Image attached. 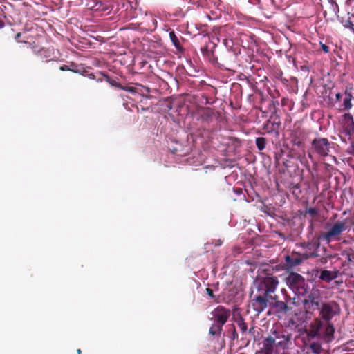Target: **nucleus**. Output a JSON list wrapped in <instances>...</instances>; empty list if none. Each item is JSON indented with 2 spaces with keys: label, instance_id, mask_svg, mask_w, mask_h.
I'll return each mask as SVG.
<instances>
[{
  "label": "nucleus",
  "instance_id": "nucleus-36",
  "mask_svg": "<svg viewBox=\"0 0 354 354\" xmlns=\"http://www.w3.org/2000/svg\"><path fill=\"white\" fill-rule=\"evenodd\" d=\"M59 69L63 71H70V68L67 65H63L60 66Z\"/></svg>",
  "mask_w": 354,
  "mask_h": 354
},
{
  "label": "nucleus",
  "instance_id": "nucleus-5",
  "mask_svg": "<svg viewBox=\"0 0 354 354\" xmlns=\"http://www.w3.org/2000/svg\"><path fill=\"white\" fill-rule=\"evenodd\" d=\"M319 315L322 319L329 322L335 315L340 313V307L335 301L322 303L319 308Z\"/></svg>",
  "mask_w": 354,
  "mask_h": 354
},
{
  "label": "nucleus",
  "instance_id": "nucleus-29",
  "mask_svg": "<svg viewBox=\"0 0 354 354\" xmlns=\"http://www.w3.org/2000/svg\"><path fill=\"white\" fill-rule=\"evenodd\" d=\"M306 212L309 214L312 217H315L317 214V210L313 207L308 209Z\"/></svg>",
  "mask_w": 354,
  "mask_h": 354
},
{
  "label": "nucleus",
  "instance_id": "nucleus-30",
  "mask_svg": "<svg viewBox=\"0 0 354 354\" xmlns=\"http://www.w3.org/2000/svg\"><path fill=\"white\" fill-rule=\"evenodd\" d=\"M121 90H124L130 93H135L136 92V88L131 87V86H124L122 85Z\"/></svg>",
  "mask_w": 354,
  "mask_h": 354
},
{
  "label": "nucleus",
  "instance_id": "nucleus-38",
  "mask_svg": "<svg viewBox=\"0 0 354 354\" xmlns=\"http://www.w3.org/2000/svg\"><path fill=\"white\" fill-rule=\"evenodd\" d=\"M313 247H314V245H313V244H312V243H307V245H306V248H308L310 250H311V248H312Z\"/></svg>",
  "mask_w": 354,
  "mask_h": 354
},
{
  "label": "nucleus",
  "instance_id": "nucleus-46",
  "mask_svg": "<svg viewBox=\"0 0 354 354\" xmlns=\"http://www.w3.org/2000/svg\"><path fill=\"white\" fill-rule=\"evenodd\" d=\"M281 292H282V293H283V294H285V295H285V297L287 295H286V290L284 288H283V289L281 290Z\"/></svg>",
  "mask_w": 354,
  "mask_h": 354
},
{
  "label": "nucleus",
  "instance_id": "nucleus-20",
  "mask_svg": "<svg viewBox=\"0 0 354 354\" xmlns=\"http://www.w3.org/2000/svg\"><path fill=\"white\" fill-rule=\"evenodd\" d=\"M266 142V139L263 137H258L255 140L257 147L259 151H263L265 149Z\"/></svg>",
  "mask_w": 354,
  "mask_h": 354
},
{
  "label": "nucleus",
  "instance_id": "nucleus-1",
  "mask_svg": "<svg viewBox=\"0 0 354 354\" xmlns=\"http://www.w3.org/2000/svg\"><path fill=\"white\" fill-rule=\"evenodd\" d=\"M279 285V280L277 277L266 276L257 277L253 282V288L257 293L261 294L272 299Z\"/></svg>",
  "mask_w": 354,
  "mask_h": 354
},
{
  "label": "nucleus",
  "instance_id": "nucleus-31",
  "mask_svg": "<svg viewBox=\"0 0 354 354\" xmlns=\"http://www.w3.org/2000/svg\"><path fill=\"white\" fill-rule=\"evenodd\" d=\"M292 143L294 145L297 147H300L302 145L301 140L298 137H295L292 138Z\"/></svg>",
  "mask_w": 354,
  "mask_h": 354
},
{
  "label": "nucleus",
  "instance_id": "nucleus-49",
  "mask_svg": "<svg viewBox=\"0 0 354 354\" xmlns=\"http://www.w3.org/2000/svg\"><path fill=\"white\" fill-rule=\"evenodd\" d=\"M97 82H102V79H100V78H99V79H97Z\"/></svg>",
  "mask_w": 354,
  "mask_h": 354
},
{
  "label": "nucleus",
  "instance_id": "nucleus-35",
  "mask_svg": "<svg viewBox=\"0 0 354 354\" xmlns=\"http://www.w3.org/2000/svg\"><path fill=\"white\" fill-rule=\"evenodd\" d=\"M348 152L354 156V145L352 144L351 147L348 149Z\"/></svg>",
  "mask_w": 354,
  "mask_h": 354
},
{
  "label": "nucleus",
  "instance_id": "nucleus-37",
  "mask_svg": "<svg viewBox=\"0 0 354 354\" xmlns=\"http://www.w3.org/2000/svg\"><path fill=\"white\" fill-rule=\"evenodd\" d=\"M234 190L237 194H241L243 193L242 189L240 188L234 189Z\"/></svg>",
  "mask_w": 354,
  "mask_h": 354
},
{
  "label": "nucleus",
  "instance_id": "nucleus-48",
  "mask_svg": "<svg viewBox=\"0 0 354 354\" xmlns=\"http://www.w3.org/2000/svg\"><path fill=\"white\" fill-rule=\"evenodd\" d=\"M348 1L350 3H354V0H348Z\"/></svg>",
  "mask_w": 354,
  "mask_h": 354
},
{
  "label": "nucleus",
  "instance_id": "nucleus-3",
  "mask_svg": "<svg viewBox=\"0 0 354 354\" xmlns=\"http://www.w3.org/2000/svg\"><path fill=\"white\" fill-rule=\"evenodd\" d=\"M322 304L321 291L317 288H313L302 300V304L306 313H312L319 309Z\"/></svg>",
  "mask_w": 354,
  "mask_h": 354
},
{
  "label": "nucleus",
  "instance_id": "nucleus-2",
  "mask_svg": "<svg viewBox=\"0 0 354 354\" xmlns=\"http://www.w3.org/2000/svg\"><path fill=\"white\" fill-rule=\"evenodd\" d=\"M351 225H354V220L353 219L348 221L346 218L343 221H337L328 228L327 232L321 234L320 239L327 243L333 241H339L342 233Z\"/></svg>",
  "mask_w": 354,
  "mask_h": 354
},
{
  "label": "nucleus",
  "instance_id": "nucleus-25",
  "mask_svg": "<svg viewBox=\"0 0 354 354\" xmlns=\"http://www.w3.org/2000/svg\"><path fill=\"white\" fill-rule=\"evenodd\" d=\"M342 24L344 28L351 30L352 32L354 34V24L351 21L350 17L346 20L342 21Z\"/></svg>",
  "mask_w": 354,
  "mask_h": 354
},
{
  "label": "nucleus",
  "instance_id": "nucleus-44",
  "mask_svg": "<svg viewBox=\"0 0 354 354\" xmlns=\"http://www.w3.org/2000/svg\"><path fill=\"white\" fill-rule=\"evenodd\" d=\"M42 52H46V50L44 48H41L37 51V55L41 54Z\"/></svg>",
  "mask_w": 354,
  "mask_h": 354
},
{
  "label": "nucleus",
  "instance_id": "nucleus-15",
  "mask_svg": "<svg viewBox=\"0 0 354 354\" xmlns=\"http://www.w3.org/2000/svg\"><path fill=\"white\" fill-rule=\"evenodd\" d=\"M223 325H219L217 323H213L212 326L209 328V334L212 336H220L223 330Z\"/></svg>",
  "mask_w": 354,
  "mask_h": 354
},
{
  "label": "nucleus",
  "instance_id": "nucleus-26",
  "mask_svg": "<svg viewBox=\"0 0 354 354\" xmlns=\"http://www.w3.org/2000/svg\"><path fill=\"white\" fill-rule=\"evenodd\" d=\"M309 348L315 354H319L321 351V346L319 344L313 342L309 345Z\"/></svg>",
  "mask_w": 354,
  "mask_h": 354
},
{
  "label": "nucleus",
  "instance_id": "nucleus-32",
  "mask_svg": "<svg viewBox=\"0 0 354 354\" xmlns=\"http://www.w3.org/2000/svg\"><path fill=\"white\" fill-rule=\"evenodd\" d=\"M21 37V33L18 32V33H17V34L15 35L14 39H15V40L17 42H18V43H19V42H22L21 41H20V40H19V38H20ZM23 42H24V43H25V44H28V42H27V41H24ZM29 44H30V43H29Z\"/></svg>",
  "mask_w": 354,
  "mask_h": 354
},
{
  "label": "nucleus",
  "instance_id": "nucleus-4",
  "mask_svg": "<svg viewBox=\"0 0 354 354\" xmlns=\"http://www.w3.org/2000/svg\"><path fill=\"white\" fill-rule=\"evenodd\" d=\"M333 142L327 138L317 137L311 142V151L313 153L321 157L328 156L333 148Z\"/></svg>",
  "mask_w": 354,
  "mask_h": 354
},
{
  "label": "nucleus",
  "instance_id": "nucleus-23",
  "mask_svg": "<svg viewBox=\"0 0 354 354\" xmlns=\"http://www.w3.org/2000/svg\"><path fill=\"white\" fill-rule=\"evenodd\" d=\"M236 324L241 332L245 333L248 330V326L247 324L244 322L243 319L240 317L236 320Z\"/></svg>",
  "mask_w": 354,
  "mask_h": 354
},
{
  "label": "nucleus",
  "instance_id": "nucleus-7",
  "mask_svg": "<svg viewBox=\"0 0 354 354\" xmlns=\"http://www.w3.org/2000/svg\"><path fill=\"white\" fill-rule=\"evenodd\" d=\"M270 299V305L274 310L275 313L279 315H285L292 310V307L288 306L292 299L288 295L285 297L284 301L278 300V296L276 295H274L273 297Z\"/></svg>",
  "mask_w": 354,
  "mask_h": 354
},
{
  "label": "nucleus",
  "instance_id": "nucleus-18",
  "mask_svg": "<svg viewBox=\"0 0 354 354\" xmlns=\"http://www.w3.org/2000/svg\"><path fill=\"white\" fill-rule=\"evenodd\" d=\"M214 116V112L209 108L203 109L201 111V118L205 121H209Z\"/></svg>",
  "mask_w": 354,
  "mask_h": 354
},
{
  "label": "nucleus",
  "instance_id": "nucleus-47",
  "mask_svg": "<svg viewBox=\"0 0 354 354\" xmlns=\"http://www.w3.org/2000/svg\"><path fill=\"white\" fill-rule=\"evenodd\" d=\"M77 354H81V353H82V351H81V350L79 348V349H77Z\"/></svg>",
  "mask_w": 354,
  "mask_h": 354
},
{
  "label": "nucleus",
  "instance_id": "nucleus-40",
  "mask_svg": "<svg viewBox=\"0 0 354 354\" xmlns=\"http://www.w3.org/2000/svg\"><path fill=\"white\" fill-rule=\"evenodd\" d=\"M4 26H5V23L2 20L0 19V28H3Z\"/></svg>",
  "mask_w": 354,
  "mask_h": 354
},
{
  "label": "nucleus",
  "instance_id": "nucleus-22",
  "mask_svg": "<svg viewBox=\"0 0 354 354\" xmlns=\"http://www.w3.org/2000/svg\"><path fill=\"white\" fill-rule=\"evenodd\" d=\"M92 8L93 10H97V11L100 10V11L105 12V11L109 10L110 7L102 1H98V2H96L95 6H93Z\"/></svg>",
  "mask_w": 354,
  "mask_h": 354
},
{
  "label": "nucleus",
  "instance_id": "nucleus-27",
  "mask_svg": "<svg viewBox=\"0 0 354 354\" xmlns=\"http://www.w3.org/2000/svg\"><path fill=\"white\" fill-rule=\"evenodd\" d=\"M326 335L328 337H331L333 336L335 333V328L331 324H328L326 327Z\"/></svg>",
  "mask_w": 354,
  "mask_h": 354
},
{
  "label": "nucleus",
  "instance_id": "nucleus-33",
  "mask_svg": "<svg viewBox=\"0 0 354 354\" xmlns=\"http://www.w3.org/2000/svg\"><path fill=\"white\" fill-rule=\"evenodd\" d=\"M320 44V46H321V48H322V50L325 53H329V51H330V50H329V47H328L327 45H326V44H323V43H322V42H320V44Z\"/></svg>",
  "mask_w": 354,
  "mask_h": 354
},
{
  "label": "nucleus",
  "instance_id": "nucleus-9",
  "mask_svg": "<svg viewBox=\"0 0 354 354\" xmlns=\"http://www.w3.org/2000/svg\"><path fill=\"white\" fill-rule=\"evenodd\" d=\"M287 286L294 292H299L300 288H303L305 285L304 278L299 274L290 272L286 278Z\"/></svg>",
  "mask_w": 354,
  "mask_h": 354
},
{
  "label": "nucleus",
  "instance_id": "nucleus-24",
  "mask_svg": "<svg viewBox=\"0 0 354 354\" xmlns=\"http://www.w3.org/2000/svg\"><path fill=\"white\" fill-rule=\"evenodd\" d=\"M103 76L105 77L106 82H109L112 86L116 87L120 89L122 88V85L115 80L110 78V77L107 75L104 74Z\"/></svg>",
  "mask_w": 354,
  "mask_h": 354
},
{
  "label": "nucleus",
  "instance_id": "nucleus-51",
  "mask_svg": "<svg viewBox=\"0 0 354 354\" xmlns=\"http://www.w3.org/2000/svg\"><path fill=\"white\" fill-rule=\"evenodd\" d=\"M329 2L333 3H334V1L333 0H331V1H329Z\"/></svg>",
  "mask_w": 354,
  "mask_h": 354
},
{
  "label": "nucleus",
  "instance_id": "nucleus-8",
  "mask_svg": "<svg viewBox=\"0 0 354 354\" xmlns=\"http://www.w3.org/2000/svg\"><path fill=\"white\" fill-rule=\"evenodd\" d=\"M210 320L219 325H224L230 317L231 311L223 306H218L210 313Z\"/></svg>",
  "mask_w": 354,
  "mask_h": 354
},
{
  "label": "nucleus",
  "instance_id": "nucleus-50",
  "mask_svg": "<svg viewBox=\"0 0 354 354\" xmlns=\"http://www.w3.org/2000/svg\"><path fill=\"white\" fill-rule=\"evenodd\" d=\"M348 261H351L350 257H348Z\"/></svg>",
  "mask_w": 354,
  "mask_h": 354
},
{
  "label": "nucleus",
  "instance_id": "nucleus-12",
  "mask_svg": "<svg viewBox=\"0 0 354 354\" xmlns=\"http://www.w3.org/2000/svg\"><path fill=\"white\" fill-rule=\"evenodd\" d=\"M344 130L346 135L353 136L354 135V120L351 114L345 113L344 115Z\"/></svg>",
  "mask_w": 354,
  "mask_h": 354
},
{
  "label": "nucleus",
  "instance_id": "nucleus-19",
  "mask_svg": "<svg viewBox=\"0 0 354 354\" xmlns=\"http://www.w3.org/2000/svg\"><path fill=\"white\" fill-rule=\"evenodd\" d=\"M354 268L352 266V263L348 264L347 266H344L342 273L344 275L347 276L351 278H354Z\"/></svg>",
  "mask_w": 354,
  "mask_h": 354
},
{
  "label": "nucleus",
  "instance_id": "nucleus-10",
  "mask_svg": "<svg viewBox=\"0 0 354 354\" xmlns=\"http://www.w3.org/2000/svg\"><path fill=\"white\" fill-rule=\"evenodd\" d=\"M270 298L257 293L251 300V306L257 315L262 313L268 306Z\"/></svg>",
  "mask_w": 354,
  "mask_h": 354
},
{
  "label": "nucleus",
  "instance_id": "nucleus-21",
  "mask_svg": "<svg viewBox=\"0 0 354 354\" xmlns=\"http://www.w3.org/2000/svg\"><path fill=\"white\" fill-rule=\"evenodd\" d=\"M346 97L344 99L343 106L345 109H350L352 107L351 98L352 95L350 93L346 91Z\"/></svg>",
  "mask_w": 354,
  "mask_h": 354
},
{
  "label": "nucleus",
  "instance_id": "nucleus-11",
  "mask_svg": "<svg viewBox=\"0 0 354 354\" xmlns=\"http://www.w3.org/2000/svg\"><path fill=\"white\" fill-rule=\"evenodd\" d=\"M272 335L275 338L276 347H279L283 350H286L289 348V344L292 338L291 334L274 330L272 332Z\"/></svg>",
  "mask_w": 354,
  "mask_h": 354
},
{
  "label": "nucleus",
  "instance_id": "nucleus-43",
  "mask_svg": "<svg viewBox=\"0 0 354 354\" xmlns=\"http://www.w3.org/2000/svg\"><path fill=\"white\" fill-rule=\"evenodd\" d=\"M279 156H280V155H279V154H276V156H275V160H276L277 163H278V162H279Z\"/></svg>",
  "mask_w": 354,
  "mask_h": 354
},
{
  "label": "nucleus",
  "instance_id": "nucleus-6",
  "mask_svg": "<svg viewBox=\"0 0 354 354\" xmlns=\"http://www.w3.org/2000/svg\"><path fill=\"white\" fill-rule=\"evenodd\" d=\"M317 252L315 251L303 254L292 252L291 254L285 257L286 264L288 268H292L299 266L304 260L309 258L317 257Z\"/></svg>",
  "mask_w": 354,
  "mask_h": 354
},
{
  "label": "nucleus",
  "instance_id": "nucleus-39",
  "mask_svg": "<svg viewBox=\"0 0 354 354\" xmlns=\"http://www.w3.org/2000/svg\"><path fill=\"white\" fill-rule=\"evenodd\" d=\"M332 276H335V279H336L338 277V272L337 271L332 272Z\"/></svg>",
  "mask_w": 354,
  "mask_h": 354
},
{
  "label": "nucleus",
  "instance_id": "nucleus-17",
  "mask_svg": "<svg viewBox=\"0 0 354 354\" xmlns=\"http://www.w3.org/2000/svg\"><path fill=\"white\" fill-rule=\"evenodd\" d=\"M319 279L322 281L330 282L335 279V276H332V271L323 270L320 271L319 276Z\"/></svg>",
  "mask_w": 354,
  "mask_h": 354
},
{
  "label": "nucleus",
  "instance_id": "nucleus-45",
  "mask_svg": "<svg viewBox=\"0 0 354 354\" xmlns=\"http://www.w3.org/2000/svg\"><path fill=\"white\" fill-rule=\"evenodd\" d=\"M254 327L250 328L249 329V333H253V331H254Z\"/></svg>",
  "mask_w": 354,
  "mask_h": 354
},
{
  "label": "nucleus",
  "instance_id": "nucleus-13",
  "mask_svg": "<svg viewBox=\"0 0 354 354\" xmlns=\"http://www.w3.org/2000/svg\"><path fill=\"white\" fill-rule=\"evenodd\" d=\"M276 342L274 335H269L264 338L263 341V348L261 350L269 354H274Z\"/></svg>",
  "mask_w": 354,
  "mask_h": 354
},
{
  "label": "nucleus",
  "instance_id": "nucleus-16",
  "mask_svg": "<svg viewBox=\"0 0 354 354\" xmlns=\"http://www.w3.org/2000/svg\"><path fill=\"white\" fill-rule=\"evenodd\" d=\"M169 38H170L172 44H174V46L176 47V48L178 50L182 52L183 50V48L182 45L180 44L179 39L176 36L174 31H171L169 32Z\"/></svg>",
  "mask_w": 354,
  "mask_h": 354
},
{
  "label": "nucleus",
  "instance_id": "nucleus-41",
  "mask_svg": "<svg viewBox=\"0 0 354 354\" xmlns=\"http://www.w3.org/2000/svg\"><path fill=\"white\" fill-rule=\"evenodd\" d=\"M88 76V77H89L90 79H93V80L95 79V75H94V74H93V73L89 74Z\"/></svg>",
  "mask_w": 354,
  "mask_h": 354
},
{
  "label": "nucleus",
  "instance_id": "nucleus-34",
  "mask_svg": "<svg viewBox=\"0 0 354 354\" xmlns=\"http://www.w3.org/2000/svg\"><path fill=\"white\" fill-rule=\"evenodd\" d=\"M232 339H238V333H236L235 330V327L233 326V332H232Z\"/></svg>",
  "mask_w": 354,
  "mask_h": 354
},
{
  "label": "nucleus",
  "instance_id": "nucleus-14",
  "mask_svg": "<svg viewBox=\"0 0 354 354\" xmlns=\"http://www.w3.org/2000/svg\"><path fill=\"white\" fill-rule=\"evenodd\" d=\"M280 125H281L280 121L272 122L270 120H268L263 124V129L265 130L268 133H272V132L277 131L279 129Z\"/></svg>",
  "mask_w": 354,
  "mask_h": 354
},
{
  "label": "nucleus",
  "instance_id": "nucleus-42",
  "mask_svg": "<svg viewBox=\"0 0 354 354\" xmlns=\"http://www.w3.org/2000/svg\"><path fill=\"white\" fill-rule=\"evenodd\" d=\"M341 97H342V95H341L340 93H338L336 94V99L337 100H339Z\"/></svg>",
  "mask_w": 354,
  "mask_h": 354
},
{
  "label": "nucleus",
  "instance_id": "nucleus-28",
  "mask_svg": "<svg viewBox=\"0 0 354 354\" xmlns=\"http://www.w3.org/2000/svg\"><path fill=\"white\" fill-rule=\"evenodd\" d=\"M205 292L206 293L209 295V297L212 299H214V301L216 302V303H218L219 302V300H218V297H216L214 294V292H213V290L209 288H207L205 289Z\"/></svg>",
  "mask_w": 354,
  "mask_h": 354
}]
</instances>
